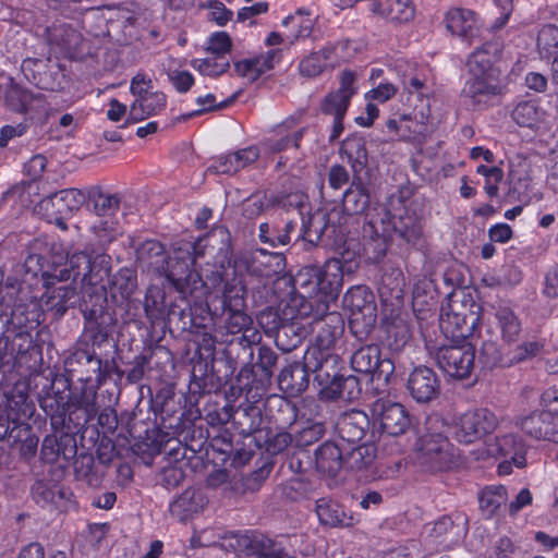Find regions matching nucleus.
<instances>
[{"instance_id": "1", "label": "nucleus", "mask_w": 558, "mask_h": 558, "mask_svg": "<svg viewBox=\"0 0 558 558\" xmlns=\"http://www.w3.org/2000/svg\"><path fill=\"white\" fill-rule=\"evenodd\" d=\"M109 257L105 254H94L87 251L72 254L62 268L52 272H43V284L46 289L40 302L47 310L63 315L77 300L76 288L71 283L57 287V283L66 282L82 276V282L96 286L109 276Z\"/></svg>"}, {"instance_id": "2", "label": "nucleus", "mask_w": 558, "mask_h": 558, "mask_svg": "<svg viewBox=\"0 0 558 558\" xmlns=\"http://www.w3.org/2000/svg\"><path fill=\"white\" fill-rule=\"evenodd\" d=\"M197 256V246L193 242H184L175 247L170 260H166L163 245L158 241H145L138 250V259L165 274L183 295L192 294L203 284L201 276L192 269Z\"/></svg>"}, {"instance_id": "3", "label": "nucleus", "mask_w": 558, "mask_h": 558, "mask_svg": "<svg viewBox=\"0 0 558 558\" xmlns=\"http://www.w3.org/2000/svg\"><path fill=\"white\" fill-rule=\"evenodd\" d=\"M339 357L330 351L319 348H308L303 357L302 371L313 374L320 387V395L326 399H351L353 393L345 395L344 389L357 386L354 377L343 378L339 374Z\"/></svg>"}, {"instance_id": "4", "label": "nucleus", "mask_w": 558, "mask_h": 558, "mask_svg": "<svg viewBox=\"0 0 558 558\" xmlns=\"http://www.w3.org/2000/svg\"><path fill=\"white\" fill-rule=\"evenodd\" d=\"M343 283L342 263L338 258L327 260L324 266H307L294 277V284L304 298H316L326 304L335 300Z\"/></svg>"}, {"instance_id": "5", "label": "nucleus", "mask_w": 558, "mask_h": 558, "mask_svg": "<svg viewBox=\"0 0 558 558\" xmlns=\"http://www.w3.org/2000/svg\"><path fill=\"white\" fill-rule=\"evenodd\" d=\"M482 307L465 293L453 294L441 306L439 326L447 337L465 339L480 324Z\"/></svg>"}, {"instance_id": "6", "label": "nucleus", "mask_w": 558, "mask_h": 558, "mask_svg": "<svg viewBox=\"0 0 558 558\" xmlns=\"http://www.w3.org/2000/svg\"><path fill=\"white\" fill-rule=\"evenodd\" d=\"M497 426L498 418L494 412L486 408H476L457 417L452 434L459 442L473 444L493 433Z\"/></svg>"}, {"instance_id": "7", "label": "nucleus", "mask_w": 558, "mask_h": 558, "mask_svg": "<svg viewBox=\"0 0 558 558\" xmlns=\"http://www.w3.org/2000/svg\"><path fill=\"white\" fill-rule=\"evenodd\" d=\"M466 533L462 521L456 522L449 515L424 525L421 534L422 542L427 551L448 550L462 542Z\"/></svg>"}, {"instance_id": "8", "label": "nucleus", "mask_w": 558, "mask_h": 558, "mask_svg": "<svg viewBox=\"0 0 558 558\" xmlns=\"http://www.w3.org/2000/svg\"><path fill=\"white\" fill-rule=\"evenodd\" d=\"M373 425L389 436L403 435L412 425L408 410L388 398L377 399L371 408Z\"/></svg>"}, {"instance_id": "9", "label": "nucleus", "mask_w": 558, "mask_h": 558, "mask_svg": "<svg viewBox=\"0 0 558 558\" xmlns=\"http://www.w3.org/2000/svg\"><path fill=\"white\" fill-rule=\"evenodd\" d=\"M436 362L448 376L463 379L470 376L475 362V349L469 342L441 345Z\"/></svg>"}, {"instance_id": "10", "label": "nucleus", "mask_w": 558, "mask_h": 558, "mask_svg": "<svg viewBox=\"0 0 558 558\" xmlns=\"http://www.w3.org/2000/svg\"><path fill=\"white\" fill-rule=\"evenodd\" d=\"M97 220L90 226L93 232L104 242H110L118 233L116 214L119 209V199L114 195L101 192L90 197Z\"/></svg>"}, {"instance_id": "11", "label": "nucleus", "mask_w": 558, "mask_h": 558, "mask_svg": "<svg viewBox=\"0 0 558 558\" xmlns=\"http://www.w3.org/2000/svg\"><path fill=\"white\" fill-rule=\"evenodd\" d=\"M543 408L520 415L515 425L531 438L558 442V415L555 411Z\"/></svg>"}, {"instance_id": "12", "label": "nucleus", "mask_w": 558, "mask_h": 558, "mask_svg": "<svg viewBox=\"0 0 558 558\" xmlns=\"http://www.w3.org/2000/svg\"><path fill=\"white\" fill-rule=\"evenodd\" d=\"M449 441L441 434H425L416 444L417 459L426 470L435 472L449 466Z\"/></svg>"}, {"instance_id": "13", "label": "nucleus", "mask_w": 558, "mask_h": 558, "mask_svg": "<svg viewBox=\"0 0 558 558\" xmlns=\"http://www.w3.org/2000/svg\"><path fill=\"white\" fill-rule=\"evenodd\" d=\"M501 76L492 73L488 76H471L462 89L463 97L474 107L483 109L490 106L502 93Z\"/></svg>"}, {"instance_id": "14", "label": "nucleus", "mask_w": 558, "mask_h": 558, "mask_svg": "<svg viewBox=\"0 0 558 558\" xmlns=\"http://www.w3.org/2000/svg\"><path fill=\"white\" fill-rule=\"evenodd\" d=\"M343 307L350 312L352 325L363 320L366 327L374 325L376 320L373 294L364 286L350 288L342 300Z\"/></svg>"}, {"instance_id": "15", "label": "nucleus", "mask_w": 558, "mask_h": 558, "mask_svg": "<svg viewBox=\"0 0 558 558\" xmlns=\"http://www.w3.org/2000/svg\"><path fill=\"white\" fill-rule=\"evenodd\" d=\"M355 74L343 71L340 75L338 89L325 96L320 109L323 113L332 116L333 119H343L350 106L351 98L356 93Z\"/></svg>"}, {"instance_id": "16", "label": "nucleus", "mask_w": 558, "mask_h": 558, "mask_svg": "<svg viewBox=\"0 0 558 558\" xmlns=\"http://www.w3.org/2000/svg\"><path fill=\"white\" fill-rule=\"evenodd\" d=\"M487 454L497 459H511L517 468L526 465V446L514 433H502L486 444Z\"/></svg>"}, {"instance_id": "17", "label": "nucleus", "mask_w": 558, "mask_h": 558, "mask_svg": "<svg viewBox=\"0 0 558 558\" xmlns=\"http://www.w3.org/2000/svg\"><path fill=\"white\" fill-rule=\"evenodd\" d=\"M352 368L362 374H369L373 377L387 378L393 372V364L389 359H381L377 345L362 347L351 357Z\"/></svg>"}, {"instance_id": "18", "label": "nucleus", "mask_w": 558, "mask_h": 558, "mask_svg": "<svg viewBox=\"0 0 558 558\" xmlns=\"http://www.w3.org/2000/svg\"><path fill=\"white\" fill-rule=\"evenodd\" d=\"M281 49L272 48L257 56L236 61L233 70L236 75L252 83L266 72L272 70L281 61Z\"/></svg>"}, {"instance_id": "19", "label": "nucleus", "mask_w": 558, "mask_h": 558, "mask_svg": "<svg viewBox=\"0 0 558 558\" xmlns=\"http://www.w3.org/2000/svg\"><path fill=\"white\" fill-rule=\"evenodd\" d=\"M499 44L489 41L475 49L469 57L466 65L471 76H488L492 73L501 76L497 65L499 59Z\"/></svg>"}, {"instance_id": "20", "label": "nucleus", "mask_w": 558, "mask_h": 558, "mask_svg": "<svg viewBox=\"0 0 558 558\" xmlns=\"http://www.w3.org/2000/svg\"><path fill=\"white\" fill-rule=\"evenodd\" d=\"M447 29L454 36L471 41L478 35L481 21L476 13L469 9L452 8L445 14Z\"/></svg>"}, {"instance_id": "21", "label": "nucleus", "mask_w": 558, "mask_h": 558, "mask_svg": "<svg viewBox=\"0 0 558 558\" xmlns=\"http://www.w3.org/2000/svg\"><path fill=\"white\" fill-rule=\"evenodd\" d=\"M408 389L417 402H428L437 396L439 381L432 368L420 366L410 374Z\"/></svg>"}, {"instance_id": "22", "label": "nucleus", "mask_w": 558, "mask_h": 558, "mask_svg": "<svg viewBox=\"0 0 558 558\" xmlns=\"http://www.w3.org/2000/svg\"><path fill=\"white\" fill-rule=\"evenodd\" d=\"M315 465L319 473L333 477L345 465V449L342 444L326 441L315 451Z\"/></svg>"}, {"instance_id": "23", "label": "nucleus", "mask_w": 558, "mask_h": 558, "mask_svg": "<svg viewBox=\"0 0 558 558\" xmlns=\"http://www.w3.org/2000/svg\"><path fill=\"white\" fill-rule=\"evenodd\" d=\"M298 122L299 118L296 117H290L284 120L275 129V134L264 141V149L269 153H280L291 146L298 147L299 141L304 134V129L292 131Z\"/></svg>"}, {"instance_id": "24", "label": "nucleus", "mask_w": 558, "mask_h": 558, "mask_svg": "<svg viewBox=\"0 0 558 558\" xmlns=\"http://www.w3.org/2000/svg\"><path fill=\"white\" fill-rule=\"evenodd\" d=\"M316 514L320 524L329 527H350L357 523L353 513H348L335 500L323 497L316 501Z\"/></svg>"}, {"instance_id": "25", "label": "nucleus", "mask_w": 558, "mask_h": 558, "mask_svg": "<svg viewBox=\"0 0 558 558\" xmlns=\"http://www.w3.org/2000/svg\"><path fill=\"white\" fill-rule=\"evenodd\" d=\"M371 11L390 23H408L414 17L411 0H372Z\"/></svg>"}, {"instance_id": "26", "label": "nucleus", "mask_w": 558, "mask_h": 558, "mask_svg": "<svg viewBox=\"0 0 558 558\" xmlns=\"http://www.w3.org/2000/svg\"><path fill=\"white\" fill-rule=\"evenodd\" d=\"M366 416L361 412H352L341 416L337 423L339 444L351 447L359 444L365 436Z\"/></svg>"}, {"instance_id": "27", "label": "nucleus", "mask_w": 558, "mask_h": 558, "mask_svg": "<svg viewBox=\"0 0 558 558\" xmlns=\"http://www.w3.org/2000/svg\"><path fill=\"white\" fill-rule=\"evenodd\" d=\"M206 505L207 498L201 490L186 489L170 505V513L183 522L203 510Z\"/></svg>"}, {"instance_id": "28", "label": "nucleus", "mask_w": 558, "mask_h": 558, "mask_svg": "<svg viewBox=\"0 0 558 558\" xmlns=\"http://www.w3.org/2000/svg\"><path fill=\"white\" fill-rule=\"evenodd\" d=\"M167 105L166 95L161 92L149 94L145 97L134 99L130 106L129 119L138 122L156 116L165 110Z\"/></svg>"}, {"instance_id": "29", "label": "nucleus", "mask_w": 558, "mask_h": 558, "mask_svg": "<svg viewBox=\"0 0 558 558\" xmlns=\"http://www.w3.org/2000/svg\"><path fill=\"white\" fill-rule=\"evenodd\" d=\"M33 498L41 507H63L68 492L61 485L37 481L32 488Z\"/></svg>"}, {"instance_id": "30", "label": "nucleus", "mask_w": 558, "mask_h": 558, "mask_svg": "<svg viewBox=\"0 0 558 558\" xmlns=\"http://www.w3.org/2000/svg\"><path fill=\"white\" fill-rule=\"evenodd\" d=\"M325 59L330 69L352 60L359 52V44L350 39L329 43L323 48Z\"/></svg>"}, {"instance_id": "31", "label": "nucleus", "mask_w": 558, "mask_h": 558, "mask_svg": "<svg viewBox=\"0 0 558 558\" xmlns=\"http://www.w3.org/2000/svg\"><path fill=\"white\" fill-rule=\"evenodd\" d=\"M494 315L501 339L507 343L518 340L522 326L517 314L508 306H499Z\"/></svg>"}, {"instance_id": "32", "label": "nucleus", "mask_w": 558, "mask_h": 558, "mask_svg": "<svg viewBox=\"0 0 558 558\" xmlns=\"http://www.w3.org/2000/svg\"><path fill=\"white\" fill-rule=\"evenodd\" d=\"M239 545L245 554L255 558H272L280 547L276 542L265 535L243 536Z\"/></svg>"}, {"instance_id": "33", "label": "nucleus", "mask_w": 558, "mask_h": 558, "mask_svg": "<svg viewBox=\"0 0 558 558\" xmlns=\"http://www.w3.org/2000/svg\"><path fill=\"white\" fill-rule=\"evenodd\" d=\"M545 110L535 101H521L512 110L511 117L520 126L535 128L545 118Z\"/></svg>"}, {"instance_id": "34", "label": "nucleus", "mask_w": 558, "mask_h": 558, "mask_svg": "<svg viewBox=\"0 0 558 558\" xmlns=\"http://www.w3.org/2000/svg\"><path fill=\"white\" fill-rule=\"evenodd\" d=\"M85 194L77 189H65L52 194L45 203H51L61 214H72L85 203Z\"/></svg>"}, {"instance_id": "35", "label": "nucleus", "mask_w": 558, "mask_h": 558, "mask_svg": "<svg viewBox=\"0 0 558 558\" xmlns=\"http://www.w3.org/2000/svg\"><path fill=\"white\" fill-rule=\"evenodd\" d=\"M323 322L328 328H322V330L318 331L316 343L311 348H319L329 351L342 330V319L338 313L332 312L325 315Z\"/></svg>"}, {"instance_id": "36", "label": "nucleus", "mask_w": 558, "mask_h": 558, "mask_svg": "<svg viewBox=\"0 0 558 558\" xmlns=\"http://www.w3.org/2000/svg\"><path fill=\"white\" fill-rule=\"evenodd\" d=\"M223 303L229 308V317L227 319L228 332L235 335L242 331H247L253 323L251 316L239 308H232V306L238 307L242 305V299L236 298L228 300V296L225 295Z\"/></svg>"}, {"instance_id": "37", "label": "nucleus", "mask_w": 558, "mask_h": 558, "mask_svg": "<svg viewBox=\"0 0 558 558\" xmlns=\"http://www.w3.org/2000/svg\"><path fill=\"white\" fill-rule=\"evenodd\" d=\"M345 449V465L349 469L360 470L367 466L375 458L374 445H353Z\"/></svg>"}, {"instance_id": "38", "label": "nucleus", "mask_w": 558, "mask_h": 558, "mask_svg": "<svg viewBox=\"0 0 558 558\" xmlns=\"http://www.w3.org/2000/svg\"><path fill=\"white\" fill-rule=\"evenodd\" d=\"M191 65L203 75L217 77L227 72L230 63L226 56L210 54L203 59H193Z\"/></svg>"}, {"instance_id": "39", "label": "nucleus", "mask_w": 558, "mask_h": 558, "mask_svg": "<svg viewBox=\"0 0 558 558\" xmlns=\"http://www.w3.org/2000/svg\"><path fill=\"white\" fill-rule=\"evenodd\" d=\"M480 508L485 515H492L506 502V490L504 487L490 486L482 490L480 498Z\"/></svg>"}, {"instance_id": "40", "label": "nucleus", "mask_w": 558, "mask_h": 558, "mask_svg": "<svg viewBox=\"0 0 558 558\" xmlns=\"http://www.w3.org/2000/svg\"><path fill=\"white\" fill-rule=\"evenodd\" d=\"M327 69L330 68L323 49L305 56L299 63V72L305 77H317Z\"/></svg>"}, {"instance_id": "41", "label": "nucleus", "mask_w": 558, "mask_h": 558, "mask_svg": "<svg viewBox=\"0 0 558 558\" xmlns=\"http://www.w3.org/2000/svg\"><path fill=\"white\" fill-rule=\"evenodd\" d=\"M476 172L485 178L484 190L489 197H495L498 195V183L504 178V172L498 167H487L481 165L477 167Z\"/></svg>"}, {"instance_id": "42", "label": "nucleus", "mask_w": 558, "mask_h": 558, "mask_svg": "<svg viewBox=\"0 0 558 558\" xmlns=\"http://www.w3.org/2000/svg\"><path fill=\"white\" fill-rule=\"evenodd\" d=\"M369 203L368 195L360 189L348 190L343 196V206L345 210L352 214H362Z\"/></svg>"}, {"instance_id": "43", "label": "nucleus", "mask_w": 558, "mask_h": 558, "mask_svg": "<svg viewBox=\"0 0 558 558\" xmlns=\"http://www.w3.org/2000/svg\"><path fill=\"white\" fill-rule=\"evenodd\" d=\"M29 99V92L17 85L10 86L5 93L7 106L15 112L23 113Z\"/></svg>"}, {"instance_id": "44", "label": "nucleus", "mask_w": 558, "mask_h": 558, "mask_svg": "<svg viewBox=\"0 0 558 558\" xmlns=\"http://www.w3.org/2000/svg\"><path fill=\"white\" fill-rule=\"evenodd\" d=\"M328 213L325 209H317L312 214L305 226V232L308 236L315 235L319 239L328 228Z\"/></svg>"}, {"instance_id": "45", "label": "nucleus", "mask_w": 558, "mask_h": 558, "mask_svg": "<svg viewBox=\"0 0 558 558\" xmlns=\"http://www.w3.org/2000/svg\"><path fill=\"white\" fill-rule=\"evenodd\" d=\"M130 92L134 96V99H138L149 94H154L157 90H154L151 77L145 73L140 72L132 77Z\"/></svg>"}, {"instance_id": "46", "label": "nucleus", "mask_w": 558, "mask_h": 558, "mask_svg": "<svg viewBox=\"0 0 558 558\" xmlns=\"http://www.w3.org/2000/svg\"><path fill=\"white\" fill-rule=\"evenodd\" d=\"M324 434L325 426L323 423H310L296 434V444L298 446H310L320 439Z\"/></svg>"}, {"instance_id": "47", "label": "nucleus", "mask_w": 558, "mask_h": 558, "mask_svg": "<svg viewBox=\"0 0 558 558\" xmlns=\"http://www.w3.org/2000/svg\"><path fill=\"white\" fill-rule=\"evenodd\" d=\"M231 46L230 36L226 32H217L209 37L207 51L213 56H226Z\"/></svg>"}, {"instance_id": "48", "label": "nucleus", "mask_w": 558, "mask_h": 558, "mask_svg": "<svg viewBox=\"0 0 558 558\" xmlns=\"http://www.w3.org/2000/svg\"><path fill=\"white\" fill-rule=\"evenodd\" d=\"M397 90L398 89L393 84L385 82L368 90L364 97L367 101L386 102L395 97Z\"/></svg>"}, {"instance_id": "49", "label": "nucleus", "mask_w": 558, "mask_h": 558, "mask_svg": "<svg viewBox=\"0 0 558 558\" xmlns=\"http://www.w3.org/2000/svg\"><path fill=\"white\" fill-rule=\"evenodd\" d=\"M168 77L179 93H186L194 84V77L187 71H170Z\"/></svg>"}, {"instance_id": "50", "label": "nucleus", "mask_w": 558, "mask_h": 558, "mask_svg": "<svg viewBox=\"0 0 558 558\" xmlns=\"http://www.w3.org/2000/svg\"><path fill=\"white\" fill-rule=\"evenodd\" d=\"M234 154H227L221 157H219L213 166L208 168V171H213L215 173H225V174H232L238 172L240 169V166H238V161L233 159Z\"/></svg>"}, {"instance_id": "51", "label": "nucleus", "mask_w": 558, "mask_h": 558, "mask_svg": "<svg viewBox=\"0 0 558 558\" xmlns=\"http://www.w3.org/2000/svg\"><path fill=\"white\" fill-rule=\"evenodd\" d=\"M393 228L408 243L415 244L422 235V226L416 220H411L410 225L403 223L402 226H397L393 222Z\"/></svg>"}, {"instance_id": "52", "label": "nucleus", "mask_w": 558, "mask_h": 558, "mask_svg": "<svg viewBox=\"0 0 558 558\" xmlns=\"http://www.w3.org/2000/svg\"><path fill=\"white\" fill-rule=\"evenodd\" d=\"M46 166V158L43 155H35L24 165V173L35 181L41 177Z\"/></svg>"}, {"instance_id": "53", "label": "nucleus", "mask_w": 558, "mask_h": 558, "mask_svg": "<svg viewBox=\"0 0 558 558\" xmlns=\"http://www.w3.org/2000/svg\"><path fill=\"white\" fill-rule=\"evenodd\" d=\"M209 19L215 21L218 25H226L232 17L233 13L227 9L220 1H213L208 5Z\"/></svg>"}, {"instance_id": "54", "label": "nucleus", "mask_w": 558, "mask_h": 558, "mask_svg": "<svg viewBox=\"0 0 558 558\" xmlns=\"http://www.w3.org/2000/svg\"><path fill=\"white\" fill-rule=\"evenodd\" d=\"M401 123H404V126L401 129V140H415L416 136L423 135L426 132L425 126H422L412 118L402 117Z\"/></svg>"}, {"instance_id": "55", "label": "nucleus", "mask_w": 558, "mask_h": 558, "mask_svg": "<svg viewBox=\"0 0 558 558\" xmlns=\"http://www.w3.org/2000/svg\"><path fill=\"white\" fill-rule=\"evenodd\" d=\"M29 100H27L25 111L23 113H29L32 117H39L47 111V102L41 94H33L29 92Z\"/></svg>"}, {"instance_id": "56", "label": "nucleus", "mask_w": 558, "mask_h": 558, "mask_svg": "<svg viewBox=\"0 0 558 558\" xmlns=\"http://www.w3.org/2000/svg\"><path fill=\"white\" fill-rule=\"evenodd\" d=\"M233 159L238 161V166L240 169L247 167L248 165L255 162L259 157V149L255 146H250L233 153Z\"/></svg>"}, {"instance_id": "57", "label": "nucleus", "mask_w": 558, "mask_h": 558, "mask_svg": "<svg viewBox=\"0 0 558 558\" xmlns=\"http://www.w3.org/2000/svg\"><path fill=\"white\" fill-rule=\"evenodd\" d=\"M512 229L507 223H497L488 230V236L493 242L507 243L512 238Z\"/></svg>"}, {"instance_id": "58", "label": "nucleus", "mask_w": 558, "mask_h": 558, "mask_svg": "<svg viewBox=\"0 0 558 558\" xmlns=\"http://www.w3.org/2000/svg\"><path fill=\"white\" fill-rule=\"evenodd\" d=\"M329 184L332 189H341L349 180L348 171L344 167L336 165L330 168L329 171Z\"/></svg>"}, {"instance_id": "59", "label": "nucleus", "mask_w": 558, "mask_h": 558, "mask_svg": "<svg viewBox=\"0 0 558 558\" xmlns=\"http://www.w3.org/2000/svg\"><path fill=\"white\" fill-rule=\"evenodd\" d=\"M234 97L227 99L222 102L217 104L216 97L214 94H207L205 96H198L196 98V104L201 107V111H207L213 109L225 108L233 101Z\"/></svg>"}, {"instance_id": "60", "label": "nucleus", "mask_w": 558, "mask_h": 558, "mask_svg": "<svg viewBox=\"0 0 558 558\" xmlns=\"http://www.w3.org/2000/svg\"><path fill=\"white\" fill-rule=\"evenodd\" d=\"M379 116V109L378 107L373 104L372 101H368L365 111L363 114L355 118L356 124L363 128H369L373 125L374 121Z\"/></svg>"}, {"instance_id": "61", "label": "nucleus", "mask_w": 558, "mask_h": 558, "mask_svg": "<svg viewBox=\"0 0 558 558\" xmlns=\"http://www.w3.org/2000/svg\"><path fill=\"white\" fill-rule=\"evenodd\" d=\"M543 345L537 341H527L517 348L515 359L523 361L537 355Z\"/></svg>"}, {"instance_id": "62", "label": "nucleus", "mask_w": 558, "mask_h": 558, "mask_svg": "<svg viewBox=\"0 0 558 558\" xmlns=\"http://www.w3.org/2000/svg\"><path fill=\"white\" fill-rule=\"evenodd\" d=\"M525 85L529 89L543 93L547 88V78L537 72H529L525 76Z\"/></svg>"}, {"instance_id": "63", "label": "nucleus", "mask_w": 558, "mask_h": 558, "mask_svg": "<svg viewBox=\"0 0 558 558\" xmlns=\"http://www.w3.org/2000/svg\"><path fill=\"white\" fill-rule=\"evenodd\" d=\"M544 293L549 298L558 296V265L546 275Z\"/></svg>"}, {"instance_id": "64", "label": "nucleus", "mask_w": 558, "mask_h": 558, "mask_svg": "<svg viewBox=\"0 0 558 558\" xmlns=\"http://www.w3.org/2000/svg\"><path fill=\"white\" fill-rule=\"evenodd\" d=\"M542 407L555 411L558 415V388H549L545 390L541 397Z\"/></svg>"}]
</instances>
